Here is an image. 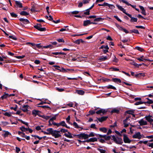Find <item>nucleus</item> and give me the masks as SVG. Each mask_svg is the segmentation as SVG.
Instances as JSON below:
<instances>
[{
  "mask_svg": "<svg viewBox=\"0 0 153 153\" xmlns=\"http://www.w3.org/2000/svg\"><path fill=\"white\" fill-rule=\"evenodd\" d=\"M18 108V106L16 105H15V107H10V108L11 110H14L15 111H17V109Z\"/></svg>",
  "mask_w": 153,
  "mask_h": 153,
  "instance_id": "603ef678",
  "label": "nucleus"
},
{
  "mask_svg": "<svg viewBox=\"0 0 153 153\" xmlns=\"http://www.w3.org/2000/svg\"><path fill=\"white\" fill-rule=\"evenodd\" d=\"M115 132L118 135H119L120 137H121L123 135V134H121L120 132L119 131H118L117 130H115Z\"/></svg>",
  "mask_w": 153,
  "mask_h": 153,
  "instance_id": "e2e57ef3",
  "label": "nucleus"
},
{
  "mask_svg": "<svg viewBox=\"0 0 153 153\" xmlns=\"http://www.w3.org/2000/svg\"><path fill=\"white\" fill-rule=\"evenodd\" d=\"M50 48L51 49H52L53 48V46L51 45H49L47 46H44L43 47V48Z\"/></svg>",
  "mask_w": 153,
  "mask_h": 153,
  "instance_id": "58836bf2",
  "label": "nucleus"
},
{
  "mask_svg": "<svg viewBox=\"0 0 153 153\" xmlns=\"http://www.w3.org/2000/svg\"><path fill=\"white\" fill-rule=\"evenodd\" d=\"M39 112H41V111H39L33 110L32 111V114L34 117H36L37 115H38V113Z\"/></svg>",
  "mask_w": 153,
  "mask_h": 153,
  "instance_id": "393cba45",
  "label": "nucleus"
},
{
  "mask_svg": "<svg viewBox=\"0 0 153 153\" xmlns=\"http://www.w3.org/2000/svg\"><path fill=\"white\" fill-rule=\"evenodd\" d=\"M58 115V114H55L54 116L51 118L49 120L50 121H51L53 122V121L54 120H55L56 119V116Z\"/></svg>",
  "mask_w": 153,
  "mask_h": 153,
  "instance_id": "79ce46f5",
  "label": "nucleus"
},
{
  "mask_svg": "<svg viewBox=\"0 0 153 153\" xmlns=\"http://www.w3.org/2000/svg\"><path fill=\"white\" fill-rule=\"evenodd\" d=\"M88 143L89 142H94L97 141V139L96 137H92L87 140Z\"/></svg>",
  "mask_w": 153,
  "mask_h": 153,
  "instance_id": "5701e85b",
  "label": "nucleus"
},
{
  "mask_svg": "<svg viewBox=\"0 0 153 153\" xmlns=\"http://www.w3.org/2000/svg\"><path fill=\"white\" fill-rule=\"evenodd\" d=\"M102 82H109L111 81V80L108 79L107 78H102Z\"/></svg>",
  "mask_w": 153,
  "mask_h": 153,
  "instance_id": "ea45409f",
  "label": "nucleus"
},
{
  "mask_svg": "<svg viewBox=\"0 0 153 153\" xmlns=\"http://www.w3.org/2000/svg\"><path fill=\"white\" fill-rule=\"evenodd\" d=\"M20 21L22 23H21V25L22 27L24 26L23 24L26 25L30 23L29 21L27 19H24L23 18H20L19 19Z\"/></svg>",
  "mask_w": 153,
  "mask_h": 153,
  "instance_id": "423d86ee",
  "label": "nucleus"
},
{
  "mask_svg": "<svg viewBox=\"0 0 153 153\" xmlns=\"http://www.w3.org/2000/svg\"><path fill=\"white\" fill-rule=\"evenodd\" d=\"M61 132L60 130V131H57L56 130H54V135H58V137H56L55 136H54V137L55 138H58L61 136V135L59 134V133H60Z\"/></svg>",
  "mask_w": 153,
  "mask_h": 153,
  "instance_id": "b1692460",
  "label": "nucleus"
},
{
  "mask_svg": "<svg viewBox=\"0 0 153 153\" xmlns=\"http://www.w3.org/2000/svg\"><path fill=\"white\" fill-rule=\"evenodd\" d=\"M74 42L76 44H77V45H79L80 44V39H77L76 40H75Z\"/></svg>",
  "mask_w": 153,
  "mask_h": 153,
  "instance_id": "774afa93",
  "label": "nucleus"
},
{
  "mask_svg": "<svg viewBox=\"0 0 153 153\" xmlns=\"http://www.w3.org/2000/svg\"><path fill=\"white\" fill-rule=\"evenodd\" d=\"M27 128H25L24 126H22L19 128L22 131H25L26 129Z\"/></svg>",
  "mask_w": 153,
  "mask_h": 153,
  "instance_id": "864d4df0",
  "label": "nucleus"
},
{
  "mask_svg": "<svg viewBox=\"0 0 153 153\" xmlns=\"http://www.w3.org/2000/svg\"><path fill=\"white\" fill-rule=\"evenodd\" d=\"M120 1H121L122 2L125 4L126 5L128 6H131L134 9H136V5H134L131 4L129 3L127 1H126V0H120Z\"/></svg>",
  "mask_w": 153,
  "mask_h": 153,
  "instance_id": "4468645a",
  "label": "nucleus"
},
{
  "mask_svg": "<svg viewBox=\"0 0 153 153\" xmlns=\"http://www.w3.org/2000/svg\"><path fill=\"white\" fill-rule=\"evenodd\" d=\"M123 140L124 142L125 143H130L131 142V140L129 139L127 135L125 134H123Z\"/></svg>",
  "mask_w": 153,
  "mask_h": 153,
  "instance_id": "0eeeda50",
  "label": "nucleus"
},
{
  "mask_svg": "<svg viewBox=\"0 0 153 153\" xmlns=\"http://www.w3.org/2000/svg\"><path fill=\"white\" fill-rule=\"evenodd\" d=\"M16 120H17L21 122L23 124L25 125H26L27 126H28V123H27L25 122L20 119H18L17 118H16Z\"/></svg>",
  "mask_w": 153,
  "mask_h": 153,
  "instance_id": "c9c22d12",
  "label": "nucleus"
},
{
  "mask_svg": "<svg viewBox=\"0 0 153 153\" xmlns=\"http://www.w3.org/2000/svg\"><path fill=\"white\" fill-rule=\"evenodd\" d=\"M94 6V4L86 10V12L84 13V14L86 15H89L90 14V10L93 8Z\"/></svg>",
  "mask_w": 153,
  "mask_h": 153,
  "instance_id": "6ab92c4d",
  "label": "nucleus"
},
{
  "mask_svg": "<svg viewBox=\"0 0 153 153\" xmlns=\"http://www.w3.org/2000/svg\"><path fill=\"white\" fill-rule=\"evenodd\" d=\"M151 117L153 118V115H149L148 116H146L144 117V119L147 121L150 124H152V123L153 122V119L151 118Z\"/></svg>",
  "mask_w": 153,
  "mask_h": 153,
  "instance_id": "6e6552de",
  "label": "nucleus"
},
{
  "mask_svg": "<svg viewBox=\"0 0 153 153\" xmlns=\"http://www.w3.org/2000/svg\"><path fill=\"white\" fill-rule=\"evenodd\" d=\"M106 88L108 89H112L114 90H116V88L111 85H108L102 87V88Z\"/></svg>",
  "mask_w": 153,
  "mask_h": 153,
  "instance_id": "c85d7f7f",
  "label": "nucleus"
},
{
  "mask_svg": "<svg viewBox=\"0 0 153 153\" xmlns=\"http://www.w3.org/2000/svg\"><path fill=\"white\" fill-rule=\"evenodd\" d=\"M128 16L131 18V19L130 20L131 22H137V19L136 18L132 17L131 15H129Z\"/></svg>",
  "mask_w": 153,
  "mask_h": 153,
  "instance_id": "aec40b11",
  "label": "nucleus"
},
{
  "mask_svg": "<svg viewBox=\"0 0 153 153\" xmlns=\"http://www.w3.org/2000/svg\"><path fill=\"white\" fill-rule=\"evenodd\" d=\"M51 103V101H49L48 102H46L45 101L44 102V101H42L41 102H40L38 104V105H42L44 104H50V103Z\"/></svg>",
  "mask_w": 153,
  "mask_h": 153,
  "instance_id": "a19ab883",
  "label": "nucleus"
},
{
  "mask_svg": "<svg viewBox=\"0 0 153 153\" xmlns=\"http://www.w3.org/2000/svg\"><path fill=\"white\" fill-rule=\"evenodd\" d=\"M104 19H102L101 17H98L95 18L94 20V22H102Z\"/></svg>",
  "mask_w": 153,
  "mask_h": 153,
  "instance_id": "72a5a7b5",
  "label": "nucleus"
},
{
  "mask_svg": "<svg viewBox=\"0 0 153 153\" xmlns=\"http://www.w3.org/2000/svg\"><path fill=\"white\" fill-rule=\"evenodd\" d=\"M56 70H58L61 72L63 73H66L68 72V71H70L71 73L74 72V70L71 69H65L63 68L62 67L61 69H59L58 68H55Z\"/></svg>",
  "mask_w": 153,
  "mask_h": 153,
  "instance_id": "39448f33",
  "label": "nucleus"
},
{
  "mask_svg": "<svg viewBox=\"0 0 153 153\" xmlns=\"http://www.w3.org/2000/svg\"><path fill=\"white\" fill-rule=\"evenodd\" d=\"M73 125L75 128H80V127L77 124L76 122H74L73 123Z\"/></svg>",
  "mask_w": 153,
  "mask_h": 153,
  "instance_id": "37998d69",
  "label": "nucleus"
},
{
  "mask_svg": "<svg viewBox=\"0 0 153 153\" xmlns=\"http://www.w3.org/2000/svg\"><path fill=\"white\" fill-rule=\"evenodd\" d=\"M36 47L37 48H39V49H40V48H42V49H43V46H42L41 45V43L36 44Z\"/></svg>",
  "mask_w": 153,
  "mask_h": 153,
  "instance_id": "a18cd8bd",
  "label": "nucleus"
},
{
  "mask_svg": "<svg viewBox=\"0 0 153 153\" xmlns=\"http://www.w3.org/2000/svg\"><path fill=\"white\" fill-rule=\"evenodd\" d=\"M110 69H112V71H119V69L118 68H114V67H111L110 68Z\"/></svg>",
  "mask_w": 153,
  "mask_h": 153,
  "instance_id": "de8ad7c7",
  "label": "nucleus"
},
{
  "mask_svg": "<svg viewBox=\"0 0 153 153\" xmlns=\"http://www.w3.org/2000/svg\"><path fill=\"white\" fill-rule=\"evenodd\" d=\"M1 123L4 126H6L9 124V123L6 121H2L1 122Z\"/></svg>",
  "mask_w": 153,
  "mask_h": 153,
  "instance_id": "338daca9",
  "label": "nucleus"
},
{
  "mask_svg": "<svg viewBox=\"0 0 153 153\" xmlns=\"http://www.w3.org/2000/svg\"><path fill=\"white\" fill-rule=\"evenodd\" d=\"M131 116H127L126 117V118L124 120H123V121H124V122H127L128 120H130V119H129V118H130L131 117Z\"/></svg>",
  "mask_w": 153,
  "mask_h": 153,
  "instance_id": "69168bd1",
  "label": "nucleus"
},
{
  "mask_svg": "<svg viewBox=\"0 0 153 153\" xmlns=\"http://www.w3.org/2000/svg\"><path fill=\"white\" fill-rule=\"evenodd\" d=\"M97 134H95L93 132H91L88 135L85 134L86 139H88L89 137H94L95 135L97 136Z\"/></svg>",
  "mask_w": 153,
  "mask_h": 153,
  "instance_id": "a211bd4d",
  "label": "nucleus"
},
{
  "mask_svg": "<svg viewBox=\"0 0 153 153\" xmlns=\"http://www.w3.org/2000/svg\"><path fill=\"white\" fill-rule=\"evenodd\" d=\"M4 131L5 132V133L4 134H2V136L4 137H7L9 135H11V134L7 131Z\"/></svg>",
  "mask_w": 153,
  "mask_h": 153,
  "instance_id": "cd10ccee",
  "label": "nucleus"
},
{
  "mask_svg": "<svg viewBox=\"0 0 153 153\" xmlns=\"http://www.w3.org/2000/svg\"><path fill=\"white\" fill-rule=\"evenodd\" d=\"M9 38L15 40H16L17 39V38L13 36H10Z\"/></svg>",
  "mask_w": 153,
  "mask_h": 153,
  "instance_id": "5fc2aeb1",
  "label": "nucleus"
},
{
  "mask_svg": "<svg viewBox=\"0 0 153 153\" xmlns=\"http://www.w3.org/2000/svg\"><path fill=\"white\" fill-rule=\"evenodd\" d=\"M148 101L146 102H145V104L148 103L149 104H151L153 103V101L150 99L148 98H146Z\"/></svg>",
  "mask_w": 153,
  "mask_h": 153,
  "instance_id": "f704fd0d",
  "label": "nucleus"
},
{
  "mask_svg": "<svg viewBox=\"0 0 153 153\" xmlns=\"http://www.w3.org/2000/svg\"><path fill=\"white\" fill-rule=\"evenodd\" d=\"M120 30L123 31V32H125L126 33H129V32L128 31L123 28V27H122Z\"/></svg>",
  "mask_w": 153,
  "mask_h": 153,
  "instance_id": "c03bdc74",
  "label": "nucleus"
},
{
  "mask_svg": "<svg viewBox=\"0 0 153 153\" xmlns=\"http://www.w3.org/2000/svg\"><path fill=\"white\" fill-rule=\"evenodd\" d=\"M70 118H71L70 116L69 115L68 116V117L66 119L67 122L69 124H71L69 122V120H70Z\"/></svg>",
  "mask_w": 153,
  "mask_h": 153,
  "instance_id": "680f3d73",
  "label": "nucleus"
},
{
  "mask_svg": "<svg viewBox=\"0 0 153 153\" xmlns=\"http://www.w3.org/2000/svg\"><path fill=\"white\" fill-rule=\"evenodd\" d=\"M110 57V56H102L100 58L98 59L97 61L98 62L104 61L107 60L108 58H109Z\"/></svg>",
  "mask_w": 153,
  "mask_h": 153,
  "instance_id": "f8f14e48",
  "label": "nucleus"
},
{
  "mask_svg": "<svg viewBox=\"0 0 153 153\" xmlns=\"http://www.w3.org/2000/svg\"><path fill=\"white\" fill-rule=\"evenodd\" d=\"M60 131L62 133H65L66 132H68V134L66 133H65L63 135L64 136H65L66 137L70 138H73L72 135V134L69 132H68V130L65 128H61L60 129Z\"/></svg>",
  "mask_w": 153,
  "mask_h": 153,
  "instance_id": "7ed1b4c3",
  "label": "nucleus"
},
{
  "mask_svg": "<svg viewBox=\"0 0 153 153\" xmlns=\"http://www.w3.org/2000/svg\"><path fill=\"white\" fill-rule=\"evenodd\" d=\"M111 81L117 84L122 82L120 79L117 78H113L112 79Z\"/></svg>",
  "mask_w": 153,
  "mask_h": 153,
  "instance_id": "4be33fe9",
  "label": "nucleus"
},
{
  "mask_svg": "<svg viewBox=\"0 0 153 153\" xmlns=\"http://www.w3.org/2000/svg\"><path fill=\"white\" fill-rule=\"evenodd\" d=\"M91 24L96 25L97 24V23L95 22H91L90 20H86L84 21L83 25L84 26H86Z\"/></svg>",
  "mask_w": 153,
  "mask_h": 153,
  "instance_id": "1a4fd4ad",
  "label": "nucleus"
},
{
  "mask_svg": "<svg viewBox=\"0 0 153 153\" xmlns=\"http://www.w3.org/2000/svg\"><path fill=\"white\" fill-rule=\"evenodd\" d=\"M137 122L140 124V126L145 125L148 124L147 122L146 121L144 120L143 119L137 121Z\"/></svg>",
  "mask_w": 153,
  "mask_h": 153,
  "instance_id": "2eb2a0df",
  "label": "nucleus"
},
{
  "mask_svg": "<svg viewBox=\"0 0 153 153\" xmlns=\"http://www.w3.org/2000/svg\"><path fill=\"white\" fill-rule=\"evenodd\" d=\"M20 14L22 16H26L28 15L29 13L24 11H22L20 13Z\"/></svg>",
  "mask_w": 153,
  "mask_h": 153,
  "instance_id": "7c9ffc66",
  "label": "nucleus"
},
{
  "mask_svg": "<svg viewBox=\"0 0 153 153\" xmlns=\"http://www.w3.org/2000/svg\"><path fill=\"white\" fill-rule=\"evenodd\" d=\"M15 57L18 59H22L25 57V55H22V56H17Z\"/></svg>",
  "mask_w": 153,
  "mask_h": 153,
  "instance_id": "bf43d9fd",
  "label": "nucleus"
},
{
  "mask_svg": "<svg viewBox=\"0 0 153 153\" xmlns=\"http://www.w3.org/2000/svg\"><path fill=\"white\" fill-rule=\"evenodd\" d=\"M135 111L134 110H127L125 111V113L126 114H132L134 113Z\"/></svg>",
  "mask_w": 153,
  "mask_h": 153,
  "instance_id": "c756f323",
  "label": "nucleus"
},
{
  "mask_svg": "<svg viewBox=\"0 0 153 153\" xmlns=\"http://www.w3.org/2000/svg\"><path fill=\"white\" fill-rule=\"evenodd\" d=\"M31 136L33 137H34L35 139H36V138H38L39 140H41L42 139V137H40L37 135H33L32 134L31 135Z\"/></svg>",
  "mask_w": 153,
  "mask_h": 153,
  "instance_id": "8fccbe9b",
  "label": "nucleus"
},
{
  "mask_svg": "<svg viewBox=\"0 0 153 153\" xmlns=\"http://www.w3.org/2000/svg\"><path fill=\"white\" fill-rule=\"evenodd\" d=\"M78 94L81 95H83L85 94V91L82 90H80L77 91Z\"/></svg>",
  "mask_w": 153,
  "mask_h": 153,
  "instance_id": "e433bc0d",
  "label": "nucleus"
},
{
  "mask_svg": "<svg viewBox=\"0 0 153 153\" xmlns=\"http://www.w3.org/2000/svg\"><path fill=\"white\" fill-rule=\"evenodd\" d=\"M116 6L119 10L122 11L123 13H125L128 16L129 15H130L129 14L126 12V10L121 6L118 4H117Z\"/></svg>",
  "mask_w": 153,
  "mask_h": 153,
  "instance_id": "9b49d317",
  "label": "nucleus"
},
{
  "mask_svg": "<svg viewBox=\"0 0 153 153\" xmlns=\"http://www.w3.org/2000/svg\"><path fill=\"white\" fill-rule=\"evenodd\" d=\"M132 137L133 138H137L140 139L142 138V136L140 133L139 132L135 133V134L132 136Z\"/></svg>",
  "mask_w": 153,
  "mask_h": 153,
  "instance_id": "ddd939ff",
  "label": "nucleus"
},
{
  "mask_svg": "<svg viewBox=\"0 0 153 153\" xmlns=\"http://www.w3.org/2000/svg\"><path fill=\"white\" fill-rule=\"evenodd\" d=\"M99 130L100 131L103 133H106L107 131V129L105 127H101L99 128Z\"/></svg>",
  "mask_w": 153,
  "mask_h": 153,
  "instance_id": "2f4dec72",
  "label": "nucleus"
},
{
  "mask_svg": "<svg viewBox=\"0 0 153 153\" xmlns=\"http://www.w3.org/2000/svg\"><path fill=\"white\" fill-rule=\"evenodd\" d=\"M77 137L81 139H84L85 140V133H81L79 134H78Z\"/></svg>",
  "mask_w": 153,
  "mask_h": 153,
  "instance_id": "dca6fc26",
  "label": "nucleus"
},
{
  "mask_svg": "<svg viewBox=\"0 0 153 153\" xmlns=\"http://www.w3.org/2000/svg\"><path fill=\"white\" fill-rule=\"evenodd\" d=\"M108 111L107 110L101 108L99 110L97 111L96 112L94 111L91 110L89 111V112L91 115H92L96 113L97 114H100L102 113L103 114L106 113Z\"/></svg>",
  "mask_w": 153,
  "mask_h": 153,
  "instance_id": "f03ea898",
  "label": "nucleus"
},
{
  "mask_svg": "<svg viewBox=\"0 0 153 153\" xmlns=\"http://www.w3.org/2000/svg\"><path fill=\"white\" fill-rule=\"evenodd\" d=\"M135 49L138 50L139 51H140L141 52H143L145 51L143 49L139 46L136 47L135 48Z\"/></svg>",
  "mask_w": 153,
  "mask_h": 153,
  "instance_id": "4c0bfd02",
  "label": "nucleus"
},
{
  "mask_svg": "<svg viewBox=\"0 0 153 153\" xmlns=\"http://www.w3.org/2000/svg\"><path fill=\"white\" fill-rule=\"evenodd\" d=\"M42 24L37 23L36 25L34 26V27L40 31H45L46 30L45 27H42Z\"/></svg>",
  "mask_w": 153,
  "mask_h": 153,
  "instance_id": "20e7f679",
  "label": "nucleus"
},
{
  "mask_svg": "<svg viewBox=\"0 0 153 153\" xmlns=\"http://www.w3.org/2000/svg\"><path fill=\"white\" fill-rule=\"evenodd\" d=\"M56 40L58 42H59V43H60V42L64 43L65 42V41L64 40V39H62V38L58 39Z\"/></svg>",
  "mask_w": 153,
  "mask_h": 153,
  "instance_id": "13d9d810",
  "label": "nucleus"
},
{
  "mask_svg": "<svg viewBox=\"0 0 153 153\" xmlns=\"http://www.w3.org/2000/svg\"><path fill=\"white\" fill-rule=\"evenodd\" d=\"M143 103H145L144 102H142V101H138L136 102L135 104L134 105H139L142 104Z\"/></svg>",
  "mask_w": 153,
  "mask_h": 153,
  "instance_id": "09e8293b",
  "label": "nucleus"
},
{
  "mask_svg": "<svg viewBox=\"0 0 153 153\" xmlns=\"http://www.w3.org/2000/svg\"><path fill=\"white\" fill-rule=\"evenodd\" d=\"M111 137L112 138L111 140H113L116 143L118 144L122 145L123 143V140L121 137H117L116 138L115 136L114 135L107 136L106 135H105L104 139L105 140H109L111 138Z\"/></svg>",
  "mask_w": 153,
  "mask_h": 153,
  "instance_id": "f257e3e1",
  "label": "nucleus"
},
{
  "mask_svg": "<svg viewBox=\"0 0 153 153\" xmlns=\"http://www.w3.org/2000/svg\"><path fill=\"white\" fill-rule=\"evenodd\" d=\"M38 107H41L43 108H48L50 109H51V108L50 107H49L48 105H42V106H39Z\"/></svg>",
  "mask_w": 153,
  "mask_h": 153,
  "instance_id": "3c124183",
  "label": "nucleus"
},
{
  "mask_svg": "<svg viewBox=\"0 0 153 153\" xmlns=\"http://www.w3.org/2000/svg\"><path fill=\"white\" fill-rule=\"evenodd\" d=\"M60 124L61 126H65L66 125V124L65 123V121H62L60 123Z\"/></svg>",
  "mask_w": 153,
  "mask_h": 153,
  "instance_id": "4d7b16f0",
  "label": "nucleus"
},
{
  "mask_svg": "<svg viewBox=\"0 0 153 153\" xmlns=\"http://www.w3.org/2000/svg\"><path fill=\"white\" fill-rule=\"evenodd\" d=\"M3 114L5 116H7L8 117H10L11 116V114L7 112H6L4 113Z\"/></svg>",
  "mask_w": 153,
  "mask_h": 153,
  "instance_id": "0e129e2a",
  "label": "nucleus"
},
{
  "mask_svg": "<svg viewBox=\"0 0 153 153\" xmlns=\"http://www.w3.org/2000/svg\"><path fill=\"white\" fill-rule=\"evenodd\" d=\"M111 112L112 113H116L119 114L120 113V110L114 108L111 111Z\"/></svg>",
  "mask_w": 153,
  "mask_h": 153,
  "instance_id": "473e14b6",
  "label": "nucleus"
},
{
  "mask_svg": "<svg viewBox=\"0 0 153 153\" xmlns=\"http://www.w3.org/2000/svg\"><path fill=\"white\" fill-rule=\"evenodd\" d=\"M97 150L99 151L100 153H105V151L104 150L101 149L100 148H97Z\"/></svg>",
  "mask_w": 153,
  "mask_h": 153,
  "instance_id": "6e6d98bb",
  "label": "nucleus"
},
{
  "mask_svg": "<svg viewBox=\"0 0 153 153\" xmlns=\"http://www.w3.org/2000/svg\"><path fill=\"white\" fill-rule=\"evenodd\" d=\"M15 4H16V5H15V7H16V6L17 8H22L23 7L22 4L19 1H16Z\"/></svg>",
  "mask_w": 153,
  "mask_h": 153,
  "instance_id": "412c9836",
  "label": "nucleus"
},
{
  "mask_svg": "<svg viewBox=\"0 0 153 153\" xmlns=\"http://www.w3.org/2000/svg\"><path fill=\"white\" fill-rule=\"evenodd\" d=\"M108 118V117L107 116H102L100 118H97V119L100 122L102 123L103 121H105Z\"/></svg>",
  "mask_w": 153,
  "mask_h": 153,
  "instance_id": "f3484780",
  "label": "nucleus"
},
{
  "mask_svg": "<svg viewBox=\"0 0 153 153\" xmlns=\"http://www.w3.org/2000/svg\"><path fill=\"white\" fill-rule=\"evenodd\" d=\"M139 7H140V9L142 10V12H141V13L144 15H146V11L144 9V7L143 6L141 5H139Z\"/></svg>",
  "mask_w": 153,
  "mask_h": 153,
  "instance_id": "a878e982",
  "label": "nucleus"
},
{
  "mask_svg": "<svg viewBox=\"0 0 153 153\" xmlns=\"http://www.w3.org/2000/svg\"><path fill=\"white\" fill-rule=\"evenodd\" d=\"M10 14L11 16L14 18H16L18 15L13 12L10 13Z\"/></svg>",
  "mask_w": 153,
  "mask_h": 153,
  "instance_id": "49530a36",
  "label": "nucleus"
},
{
  "mask_svg": "<svg viewBox=\"0 0 153 153\" xmlns=\"http://www.w3.org/2000/svg\"><path fill=\"white\" fill-rule=\"evenodd\" d=\"M50 117L47 116H45L44 115H42V118L46 120H48L49 119Z\"/></svg>",
  "mask_w": 153,
  "mask_h": 153,
  "instance_id": "052dcab7",
  "label": "nucleus"
},
{
  "mask_svg": "<svg viewBox=\"0 0 153 153\" xmlns=\"http://www.w3.org/2000/svg\"><path fill=\"white\" fill-rule=\"evenodd\" d=\"M29 106L28 105H25L22 107V111L24 112H26L28 111V109Z\"/></svg>",
  "mask_w": 153,
  "mask_h": 153,
  "instance_id": "bb28decb",
  "label": "nucleus"
},
{
  "mask_svg": "<svg viewBox=\"0 0 153 153\" xmlns=\"http://www.w3.org/2000/svg\"><path fill=\"white\" fill-rule=\"evenodd\" d=\"M46 131L48 132L49 135H52L53 137L54 136H55L56 137H58V135H59L58 134L55 135L54 134V130L52 128H48L46 129Z\"/></svg>",
  "mask_w": 153,
  "mask_h": 153,
  "instance_id": "9d476101",
  "label": "nucleus"
}]
</instances>
